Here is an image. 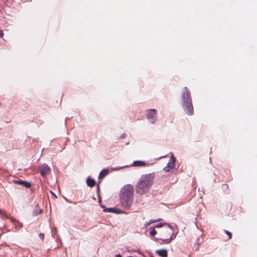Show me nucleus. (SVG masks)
Returning <instances> with one entry per match:
<instances>
[{"label": "nucleus", "mask_w": 257, "mask_h": 257, "mask_svg": "<svg viewBox=\"0 0 257 257\" xmlns=\"http://www.w3.org/2000/svg\"><path fill=\"white\" fill-rule=\"evenodd\" d=\"M155 176L154 173L142 175L136 185L137 194L143 195L148 192L153 184Z\"/></svg>", "instance_id": "nucleus-1"}, {"label": "nucleus", "mask_w": 257, "mask_h": 257, "mask_svg": "<svg viewBox=\"0 0 257 257\" xmlns=\"http://www.w3.org/2000/svg\"><path fill=\"white\" fill-rule=\"evenodd\" d=\"M134 187L131 184L124 185L119 194L120 204L125 209H130L133 201Z\"/></svg>", "instance_id": "nucleus-2"}, {"label": "nucleus", "mask_w": 257, "mask_h": 257, "mask_svg": "<svg viewBox=\"0 0 257 257\" xmlns=\"http://www.w3.org/2000/svg\"><path fill=\"white\" fill-rule=\"evenodd\" d=\"M181 101L184 110L187 114L192 115L193 114V106L190 92L187 87H184L183 89Z\"/></svg>", "instance_id": "nucleus-3"}, {"label": "nucleus", "mask_w": 257, "mask_h": 257, "mask_svg": "<svg viewBox=\"0 0 257 257\" xmlns=\"http://www.w3.org/2000/svg\"><path fill=\"white\" fill-rule=\"evenodd\" d=\"M161 232V236L164 238L154 237L155 241L162 240L165 243H168L175 237H173V227L167 223H165V228H163Z\"/></svg>", "instance_id": "nucleus-4"}, {"label": "nucleus", "mask_w": 257, "mask_h": 257, "mask_svg": "<svg viewBox=\"0 0 257 257\" xmlns=\"http://www.w3.org/2000/svg\"><path fill=\"white\" fill-rule=\"evenodd\" d=\"M147 118L151 123H156L158 120L157 110L155 109L147 110Z\"/></svg>", "instance_id": "nucleus-5"}, {"label": "nucleus", "mask_w": 257, "mask_h": 257, "mask_svg": "<svg viewBox=\"0 0 257 257\" xmlns=\"http://www.w3.org/2000/svg\"><path fill=\"white\" fill-rule=\"evenodd\" d=\"M51 168L47 164H42L39 168L40 174L43 177H45L51 172Z\"/></svg>", "instance_id": "nucleus-6"}, {"label": "nucleus", "mask_w": 257, "mask_h": 257, "mask_svg": "<svg viewBox=\"0 0 257 257\" xmlns=\"http://www.w3.org/2000/svg\"><path fill=\"white\" fill-rule=\"evenodd\" d=\"M175 158L173 155L171 154V158L169 160V162L167 163V166L164 168V170L166 172H169L171 169H173L175 166Z\"/></svg>", "instance_id": "nucleus-7"}, {"label": "nucleus", "mask_w": 257, "mask_h": 257, "mask_svg": "<svg viewBox=\"0 0 257 257\" xmlns=\"http://www.w3.org/2000/svg\"><path fill=\"white\" fill-rule=\"evenodd\" d=\"M14 182L15 184L21 185L26 188H29L31 187V183L29 182L23 180H16L14 181Z\"/></svg>", "instance_id": "nucleus-8"}, {"label": "nucleus", "mask_w": 257, "mask_h": 257, "mask_svg": "<svg viewBox=\"0 0 257 257\" xmlns=\"http://www.w3.org/2000/svg\"><path fill=\"white\" fill-rule=\"evenodd\" d=\"M159 256L161 257H167V250L165 249H161L156 251Z\"/></svg>", "instance_id": "nucleus-9"}, {"label": "nucleus", "mask_w": 257, "mask_h": 257, "mask_svg": "<svg viewBox=\"0 0 257 257\" xmlns=\"http://www.w3.org/2000/svg\"><path fill=\"white\" fill-rule=\"evenodd\" d=\"M145 162L143 161H135L133 162L132 166L134 167H143L146 166Z\"/></svg>", "instance_id": "nucleus-10"}, {"label": "nucleus", "mask_w": 257, "mask_h": 257, "mask_svg": "<svg viewBox=\"0 0 257 257\" xmlns=\"http://www.w3.org/2000/svg\"><path fill=\"white\" fill-rule=\"evenodd\" d=\"M109 170L108 169H103L99 173L98 178H103L106 176L108 173Z\"/></svg>", "instance_id": "nucleus-11"}, {"label": "nucleus", "mask_w": 257, "mask_h": 257, "mask_svg": "<svg viewBox=\"0 0 257 257\" xmlns=\"http://www.w3.org/2000/svg\"><path fill=\"white\" fill-rule=\"evenodd\" d=\"M95 182L94 179L88 177L86 180V184L88 186L92 187L94 186Z\"/></svg>", "instance_id": "nucleus-12"}, {"label": "nucleus", "mask_w": 257, "mask_h": 257, "mask_svg": "<svg viewBox=\"0 0 257 257\" xmlns=\"http://www.w3.org/2000/svg\"><path fill=\"white\" fill-rule=\"evenodd\" d=\"M42 212H43L42 209H40V208H36L33 211L32 215L34 216H37V215L41 214V213H42Z\"/></svg>", "instance_id": "nucleus-13"}, {"label": "nucleus", "mask_w": 257, "mask_h": 257, "mask_svg": "<svg viewBox=\"0 0 257 257\" xmlns=\"http://www.w3.org/2000/svg\"><path fill=\"white\" fill-rule=\"evenodd\" d=\"M156 233L157 231L155 229V227H153L150 232V235L151 236H154L155 234H156Z\"/></svg>", "instance_id": "nucleus-14"}, {"label": "nucleus", "mask_w": 257, "mask_h": 257, "mask_svg": "<svg viewBox=\"0 0 257 257\" xmlns=\"http://www.w3.org/2000/svg\"><path fill=\"white\" fill-rule=\"evenodd\" d=\"M114 208H107L104 209L103 211L107 212H113L114 211Z\"/></svg>", "instance_id": "nucleus-15"}, {"label": "nucleus", "mask_w": 257, "mask_h": 257, "mask_svg": "<svg viewBox=\"0 0 257 257\" xmlns=\"http://www.w3.org/2000/svg\"><path fill=\"white\" fill-rule=\"evenodd\" d=\"M157 220H150L149 221V222H146L145 224V226L146 227H148L149 225H150L151 224L154 223V222H156Z\"/></svg>", "instance_id": "nucleus-16"}, {"label": "nucleus", "mask_w": 257, "mask_h": 257, "mask_svg": "<svg viewBox=\"0 0 257 257\" xmlns=\"http://www.w3.org/2000/svg\"><path fill=\"white\" fill-rule=\"evenodd\" d=\"M113 213H116V214H121L123 213V211L119 209H116L114 208Z\"/></svg>", "instance_id": "nucleus-17"}, {"label": "nucleus", "mask_w": 257, "mask_h": 257, "mask_svg": "<svg viewBox=\"0 0 257 257\" xmlns=\"http://www.w3.org/2000/svg\"><path fill=\"white\" fill-rule=\"evenodd\" d=\"M225 233L226 234V235L228 236L229 239H231L232 237L231 233L227 230H224Z\"/></svg>", "instance_id": "nucleus-18"}, {"label": "nucleus", "mask_w": 257, "mask_h": 257, "mask_svg": "<svg viewBox=\"0 0 257 257\" xmlns=\"http://www.w3.org/2000/svg\"><path fill=\"white\" fill-rule=\"evenodd\" d=\"M164 226L165 227V224H163L162 223H160L157 224L154 227L160 228Z\"/></svg>", "instance_id": "nucleus-19"}, {"label": "nucleus", "mask_w": 257, "mask_h": 257, "mask_svg": "<svg viewBox=\"0 0 257 257\" xmlns=\"http://www.w3.org/2000/svg\"><path fill=\"white\" fill-rule=\"evenodd\" d=\"M100 190H99V186H97V196L99 198V201H101V199H100Z\"/></svg>", "instance_id": "nucleus-20"}, {"label": "nucleus", "mask_w": 257, "mask_h": 257, "mask_svg": "<svg viewBox=\"0 0 257 257\" xmlns=\"http://www.w3.org/2000/svg\"><path fill=\"white\" fill-rule=\"evenodd\" d=\"M0 215L2 216V217H7V216L6 215V214H5V213L0 209Z\"/></svg>", "instance_id": "nucleus-21"}, {"label": "nucleus", "mask_w": 257, "mask_h": 257, "mask_svg": "<svg viewBox=\"0 0 257 257\" xmlns=\"http://www.w3.org/2000/svg\"><path fill=\"white\" fill-rule=\"evenodd\" d=\"M39 236L42 239H43L44 238V234L43 233H40L39 234Z\"/></svg>", "instance_id": "nucleus-22"}, {"label": "nucleus", "mask_w": 257, "mask_h": 257, "mask_svg": "<svg viewBox=\"0 0 257 257\" xmlns=\"http://www.w3.org/2000/svg\"><path fill=\"white\" fill-rule=\"evenodd\" d=\"M4 35V33L2 30H0V37H3Z\"/></svg>", "instance_id": "nucleus-23"}, {"label": "nucleus", "mask_w": 257, "mask_h": 257, "mask_svg": "<svg viewBox=\"0 0 257 257\" xmlns=\"http://www.w3.org/2000/svg\"><path fill=\"white\" fill-rule=\"evenodd\" d=\"M51 193L55 198H57V196L55 195V193H54L52 191H51Z\"/></svg>", "instance_id": "nucleus-24"}, {"label": "nucleus", "mask_w": 257, "mask_h": 257, "mask_svg": "<svg viewBox=\"0 0 257 257\" xmlns=\"http://www.w3.org/2000/svg\"><path fill=\"white\" fill-rule=\"evenodd\" d=\"M127 166H123V167H119V168H116V169H115L114 170H119V169H122V168H124V167H127Z\"/></svg>", "instance_id": "nucleus-25"}, {"label": "nucleus", "mask_w": 257, "mask_h": 257, "mask_svg": "<svg viewBox=\"0 0 257 257\" xmlns=\"http://www.w3.org/2000/svg\"><path fill=\"white\" fill-rule=\"evenodd\" d=\"M115 257H122L120 254H117L115 255Z\"/></svg>", "instance_id": "nucleus-26"}, {"label": "nucleus", "mask_w": 257, "mask_h": 257, "mask_svg": "<svg viewBox=\"0 0 257 257\" xmlns=\"http://www.w3.org/2000/svg\"><path fill=\"white\" fill-rule=\"evenodd\" d=\"M22 226V224H21V225H20V226H19V228H20Z\"/></svg>", "instance_id": "nucleus-27"}, {"label": "nucleus", "mask_w": 257, "mask_h": 257, "mask_svg": "<svg viewBox=\"0 0 257 257\" xmlns=\"http://www.w3.org/2000/svg\"><path fill=\"white\" fill-rule=\"evenodd\" d=\"M127 257H134V256H128Z\"/></svg>", "instance_id": "nucleus-28"}]
</instances>
